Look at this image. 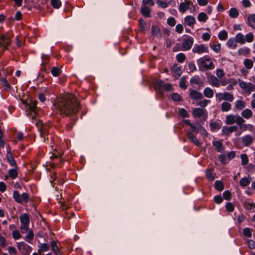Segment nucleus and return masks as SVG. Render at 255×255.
I'll list each match as a JSON object with an SVG mask.
<instances>
[{
  "mask_svg": "<svg viewBox=\"0 0 255 255\" xmlns=\"http://www.w3.org/2000/svg\"><path fill=\"white\" fill-rule=\"evenodd\" d=\"M54 106L63 117H75L79 110V103L72 94H67L59 97Z\"/></svg>",
  "mask_w": 255,
  "mask_h": 255,
  "instance_id": "nucleus-1",
  "label": "nucleus"
},
{
  "mask_svg": "<svg viewBox=\"0 0 255 255\" xmlns=\"http://www.w3.org/2000/svg\"><path fill=\"white\" fill-rule=\"evenodd\" d=\"M197 63L199 68L204 70L213 69L215 68L213 62L208 56L200 58L197 60Z\"/></svg>",
  "mask_w": 255,
  "mask_h": 255,
  "instance_id": "nucleus-2",
  "label": "nucleus"
},
{
  "mask_svg": "<svg viewBox=\"0 0 255 255\" xmlns=\"http://www.w3.org/2000/svg\"><path fill=\"white\" fill-rule=\"evenodd\" d=\"M22 102L25 106V110L26 114L31 115L32 118L33 119L37 111V107L36 106L37 102L36 101H31L29 103H27L24 101Z\"/></svg>",
  "mask_w": 255,
  "mask_h": 255,
  "instance_id": "nucleus-3",
  "label": "nucleus"
},
{
  "mask_svg": "<svg viewBox=\"0 0 255 255\" xmlns=\"http://www.w3.org/2000/svg\"><path fill=\"white\" fill-rule=\"evenodd\" d=\"M19 220L21 225L20 226L21 232L22 234L26 233L28 230V224L30 222L29 217L27 214H22L19 216Z\"/></svg>",
  "mask_w": 255,
  "mask_h": 255,
  "instance_id": "nucleus-4",
  "label": "nucleus"
},
{
  "mask_svg": "<svg viewBox=\"0 0 255 255\" xmlns=\"http://www.w3.org/2000/svg\"><path fill=\"white\" fill-rule=\"evenodd\" d=\"M13 198L18 203L22 204L23 202L27 203L29 201V196L26 193H23L20 195L19 192L15 190L13 192Z\"/></svg>",
  "mask_w": 255,
  "mask_h": 255,
  "instance_id": "nucleus-5",
  "label": "nucleus"
},
{
  "mask_svg": "<svg viewBox=\"0 0 255 255\" xmlns=\"http://www.w3.org/2000/svg\"><path fill=\"white\" fill-rule=\"evenodd\" d=\"M239 85L241 89L249 94L255 91V85L251 82H246L239 79Z\"/></svg>",
  "mask_w": 255,
  "mask_h": 255,
  "instance_id": "nucleus-6",
  "label": "nucleus"
},
{
  "mask_svg": "<svg viewBox=\"0 0 255 255\" xmlns=\"http://www.w3.org/2000/svg\"><path fill=\"white\" fill-rule=\"evenodd\" d=\"M215 97L216 99L219 102H221L222 100H225L231 102L234 100L233 95L231 93L227 92L224 93H217L215 95Z\"/></svg>",
  "mask_w": 255,
  "mask_h": 255,
  "instance_id": "nucleus-7",
  "label": "nucleus"
},
{
  "mask_svg": "<svg viewBox=\"0 0 255 255\" xmlns=\"http://www.w3.org/2000/svg\"><path fill=\"white\" fill-rule=\"evenodd\" d=\"M17 247L23 255H29L32 251V248L23 242L17 243Z\"/></svg>",
  "mask_w": 255,
  "mask_h": 255,
  "instance_id": "nucleus-8",
  "label": "nucleus"
},
{
  "mask_svg": "<svg viewBox=\"0 0 255 255\" xmlns=\"http://www.w3.org/2000/svg\"><path fill=\"white\" fill-rule=\"evenodd\" d=\"M243 122V118L238 115H228L226 118V123L227 125H232L234 123L241 124Z\"/></svg>",
  "mask_w": 255,
  "mask_h": 255,
  "instance_id": "nucleus-9",
  "label": "nucleus"
},
{
  "mask_svg": "<svg viewBox=\"0 0 255 255\" xmlns=\"http://www.w3.org/2000/svg\"><path fill=\"white\" fill-rule=\"evenodd\" d=\"M194 53L201 54L204 53L208 52V48L204 44H195L192 49Z\"/></svg>",
  "mask_w": 255,
  "mask_h": 255,
  "instance_id": "nucleus-10",
  "label": "nucleus"
},
{
  "mask_svg": "<svg viewBox=\"0 0 255 255\" xmlns=\"http://www.w3.org/2000/svg\"><path fill=\"white\" fill-rule=\"evenodd\" d=\"M194 42V39L192 37H189L184 39L182 44V50H188L192 46Z\"/></svg>",
  "mask_w": 255,
  "mask_h": 255,
  "instance_id": "nucleus-11",
  "label": "nucleus"
},
{
  "mask_svg": "<svg viewBox=\"0 0 255 255\" xmlns=\"http://www.w3.org/2000/svg\"><path fill=\"white\" fill-rule=\"evenodd\" d=\"M193 3L191 1L189 0H185L184 2H181L179 4V10L182 12L184 13L187 10L191 8V6H193Z\"/></svg>",
  "mask_w": 255,
  "mask_h": 255,
  "instance_id": "nucleus-12",
  "label": "nucleus"
},
{
  "mask_svg": "<svg viewBox=\"0 0 255 255\" xmlns=\"http://www.w3.org/2000/svg\"><path fill=\"white\" fill-rule=\"evenodd\" d=\"M10 43V39L9 37L3 35L0 36V48H2L3 49H5Z\"/></svg>",
  "mask_w": 255,
  "mask_h": 255,
  "instance_id": "nucleus-13",
  "label": "nucleus"
},
{
  "mask_svg": "<svg viewBox=\"0 0 255 255\" xmlns=\"http://www.w3.org/2000/svg\"><path fill=\"white\" fill-rule=\"evenodd\" d=\"M220 80L219 78L213 75H211L208 78L209 84L216 88L220 87Z\"/></svg>",
  "mask_w": 255,
  "mask_h": 255,
  "instance_id": "nucleus-14",
  "label": "nucleus"
},
{
  "mask_svg": "<svg viewBox=\"0 0 255 255\" xmlns=\"http://www.w3.org/2000/svg\"><path fill=\"white\" fill-rule=\"evenodd\" d=\"M245 122V121L243 118V122H242L241 124H238L240 126V128L243 130H249L250 131H254L255 128V126L251 124H244Z\"/></svg>",
  "mask_w": 255,
  "mask_h": 255,
  "instance_id": "nucleus-15",
  "label": "nucleus"
},
{
  "mask_svg": "<svg viewBox=\"0 0 255 255\" xmlns=\"http://www.w3.org/2000/svg\"><path fill=\"white\" fill-rule=\"evenodd\" d=\"M242 143L245 146H249L253 141V137L249 134L243 136L242 138Z\"/></svg>",
  "mask_w": 255,
  "mask_h": 255,
  "instance_id": "nucleus-16",
  "label": "nucleus"
},
{
  "mask_svg": "<svg viewBox=\"0 0 255 255\" xmlns=\"http://www.w3.org/2000/svg\"><path fill=\"white\" fill-rule=\"evenodd\" d=\"M189 97L191 99L193 100H198L201 99L203 96L202 94L195 90H190Z\"/></svg>",
  "mask_w": 255,
  "mask_h": 255,
  "instance_id": "nucleus-17",
  "label": "nucleus"
},
{
  "mask_svg": "<svg viewBox=\"0 0 255 255\" xmlns=\"http://www.w3.org/2000/svg\"><path fill=\"white\" fill-rule=\"evenodd\" d=\"M238 129V127L236 126H233L231 127L224 126L222 128V131L224 134L227 135L230 134L234 131H236Z\"/></svg>",
  "mask_w": 255,
  "mask_h": 255,
  "instance_id": "nucleus-18",
  "label": "nucleus"
},
{
  "mask_svg": "<svg viewBox=\"0 0 255 255\" xmlns=\"http://www.w3.org/2000/svg\"><path fill=\"white\" fill-rule=\"evenodd\" d=\"M49 130V127L47 125H42L38 128L40 136L43 138L45 141V136L48 133Z\"/></svg>",
  "mask_w": 255,
  "mask_h": 255,
  "instance_id": "nucleus-19",
  "label": "nucleus"
},
{
  "mask_svg": "<svg viewBox=\"0 0 255 255\" xmlns=\"http://www.w3.org/2000/svg\"><path fill=\"white\" fill-rule=\"evenodd\" d=\"M187 136L188 138L196 145L197 146H200L201 143L198 140V139L196 138L195 135L193 134V133L189 131L187 133Z\"/></svg>",
  "mask_w": 255,
  "mask_h": 255,
  "instance_id": "nucleus-20",
  "label": "nucleus"
},
{
  "mask_svg": "<svg viewBox=\"0 0 255 255\" xmlns=\"http://www.w3.org/2000/svg\"><path fill=\"white\" fill-rule=\"evenodd\" d=\"M184 21L186 24L190 27H192L196 23L195 18L191 15L186 16L184 18Z\"/></svg>",
  "mask_w": 255,
  "mask_h": 255,
  "instance_id": "nucleus-21",
  "label": "nucleus"
},
{
  "mask_svg": "<svg viewBox=\"0 0 255 255\" xmlns=\"http://www.w3.org/2000/svg\"><path fill=\"white\" fill-rule=\"evenodd\" d=\"M13 167V168L12 169H10L8 170V176L12 179H14L17 177V175H18V173H17L18 167H17V166H16V167Z\"/></svg>",
  "mask_w": 255,
  "mask_h": 255,
  "instance_id": "nucleus-22",
  "label": "nucleus"
},
{
  "mask_svg": "<svg viewBox=\"0 0 255 255\" xmlns=\"http://www.w3.org/2000/svg\"><path fill=\"white\" fill-rule=\"evenodd\" d=\"M227 45L231 49H235L237 47V42L234 38H229L227 42Z\"/></svg>",
  "mask_w": 255,
  "mask_h": 255,
  "instance_id": "nucleus-23",
  "label": "nucleus"
},
{
  "mask_svg": "<svg viewBox=\"0 0 255 255\" xmlns=\"http://www.w3.org/2000/svg\"><path fill=\"white\" fill-rule=\"evenodd\" d=\"M205 110L201 108H195L193 112V115L195 117L200 118L203 116L205 112Z\"/></svg>",
  "mask_w": 255,
  "mask_h": 255,
  "instance_id": "nucleus-24",
  "label": "nucleus"
},
{
  "mask_svg": "<svg viewBox=\"0 0 255 255\" xmlns=\"http://www.w3.org/2000/svg\"><path fill=\"white\" fill-rule=\"evenodd\" d=\"M246 107L245 102L239 100L235 102V108L237 110H242Z\"/></svg>",
  "mask_w": 255,
  "mask_h": 255,
  "instance_id": "nucleus-25",
  "label": "nucleus"
},
{
  "mask_svg": "<svg viewBox=\"0 0 255 255\" xmlns=\"http://www.w3.org/2000/svg\"><path fill=\"white\" fill-rule=\"evenodd\" d=\"M241 115L242 118L246 119H249L252 117L253 113L251 110L246 109L242 112Z\"/></svg>",
  "mask_w": 255,
  "mask_h": 255,
  "instance_id": "nucleus-26",
  "label": "nucleus"
},
{
  "mask_svg": "<svg viewBox=\"0 0 255 255\" xmlns=\"http://www.w3.org/2000/svg\"><path fill=\"white\" fill-rule=\"evenodd\" d=\"M235 38L237 42L241 44H244L246 43L245 35H244L242 33H238L237 34Z\"/></svg>",
  "mask_w": 255,
  "mask_h": 255,
  "instance_id": "nucleus-27",
  "label": "nucleus"
},
{
  "mask_svg": "<svg viewBox=\"0 0 255 255\" xmlns=\"http://www.w3.org/2000/svg\"><path fill=\"white\" fill-rule=\"evenodd\" d=\"M252 179L250 177H244L240 181V185L242 187H245L250 184Z\"/></svg>",
  "mask_w": 255,
  "mask_h": 255,
  "instance_id": "nucleus-28",
  "label": "nucleus"
},
{
  "mask_svg": "<svg viewBox=\"0 0 255 255\" xmlns=\"http://www.w3.org/2000/svg\"><path fill=\"white\" fill-rule=\"evenodd\" d=\"M50 244L51 250L55 253V255H61L59 247H58L56 242L52 241Z\"/></svg>",
  "mask_w": 255,
  "mask_h": 255,
  "instance_id": "nucleus-29",
  "label": "nucleus"
},
{
  "mask_svg": "<svg viewBox=\"0 0 255 255\" xmlns=\"http://www.w3.org/2000/svg\"><path fill=\"white\" fill-rule=\"evenodd\" d=\"M204 96L208 98H211L214 96V92L213 89L210 87H206L203 91Z\"/></svg>",
  "mask_w": 255,
  "mask_h": 255,
  "instance_id": "nucleus-30",
  "label": "nucleus"
},
{
  "mask_svg": "<svg viewBox=\"0 0 255 255\" xmlns=\"http://www.w3.org/2000/svg\"><path fill=\"white\" fill-rule=\"evenodd\" d=\"M248 21L249 25L255 29V14L249 15Z\"/></svg>",
  "mask_w": 255,
  "mask_h": 255,
  "instance_id": "nucleus-31",
  "label": "nucleus"
},
{
  "mask_svg": "<svg viewBox=\"0 0 255 255\" xmlns=\"http://www.w3.org/2000/svg\"><path fill=\"white\" fill-rule=\"evenodd\" d=\"M38 254H40L48 251L49 249V246L47 244L42 243L38 246Z\"/></svg>",
  "mask_w": 255,
  "mask_h": 255,
  "instance_id": "nucleus-32",
  "label": "nucleus"
},
{
  "mask_svg": "<svg viewBox=\"0 0 255 255\" xmlns=\"http://www.w3.org/2000/svg\"><path fill=\"white\" fill-rule=\"evenodd\" d=\"M0 81L2 83V86L4 87V89L6 91H10L11 89L10 86L7 80L4 77H0Z\"/></svg>",
  "mask_w": 255,
  "mask_h": 255,
  "instance_id": "nucleus-33",
  "label": "nucleus"
},
{
  "mask_svg": "<svg viewBox=\"0 0 255 255\" xmlns=\"http://www.w3.org/2000/svg\"><path fill=\"white\" fill-rule=\"evenodd\" d=\"M27 234L25 235L24 237V240L28 242L29 243H31L34 237V233L32 230L27 231Z\"/></svg>",
  "mask_w": 255,
  "mask_h": 255,
  "instance_id": "nucleus-34",
  "label": "nucleus"
},
{
  "mask_svg": "<svg viewBox=\"0 0 255 255\" xmlns=\"http://www.w3.org/2000/svg\"><path fill=\"white\" fill-rule=\"evenodd\" d=\"M213 144L218 152H221L224 150V148L223 145L220 141H214Z\"/></svg>",
  "mask_w": 255,
  "mask_h": 255,
  "instance_id": "nucleus-35",
  "label": "nucleus"
},
{
  "mask_svg": "<svg viewBox=\"0 0 255 255\" xmlns=\"http://www.w3.org/2000/svg\"><path fill=\"white\" fill-rule=\"evenodd\" d=\"M151 33L152 35L156 36L157 37H161V34H160V29L156 25H152L151 28Z\"/></svg>",
  "mask_w": 255,
  "mask_h": 255,
  "instance_id": "nucleus-36",
  "label": "nucleus"
},
{
  "mask_svg": "<svg viewBox=\"0 0 255 255\" xmlns=\"http://www.w3.org/2000/svg\"><path fill=\"white\" fill-rule=\"evenodd\" d=\"M172 71L175 74L177 77L181 75V70L179 66L177 65H174L171 69Z\"/></svg>",
  "mask_w": 255,
  "mask_h": 255,
  "instance_id": "nucleus-37",
  "label": "nucleus"
},
{
  "mask_svg": "<svg viewBox=\"0 0 255 255\" xmlns=\"http://www.w3.org/2000/svg\"><path fill=\"white\" fill-rule=\"evenodd\" d=\"M6 159L7 162L11 166L16 167V166H17L16 161L14 159L12 154H9V155H6Z\"/></svg>",
  "mask_w": 255,
  "mask_h": 255,
  "instance_id": "nucleus-38",
  "label": "nucleus"
},
{
  "mask_svg": "<svg viewBox=\"0 0 255 255\" xmlns=\"http://www.w3.org/2000/svg\"><path fill=\"white\" fill-rule=\"evenodd\" d=\"M62 72L61 70L57 67H53L51 69V73L54 77L59 76Z\"/></svg>",
  "mask_w": 255,
  "mask_h": 255,
  "instance_id": "nucleus-39",
  "label": "nucleus"
},
{
  "mask_svg": "<svg viewBox=\"0 0 255 255\" xmlns=\"http://www.w3.org/2000/svg\"><path fill=\"white\" fill-rule=\"evenodd\" d=\"M150 9L147 6H143L141 8V13L146 17H149L150 16Z\"/></svg>",
  "mask_w": 255,
  "mask_h": 255,
  "instance_id": "nucleus-40",
  "label": "nucleus"
},
{
  "mask_svg": "<svg viewBox=\"0 0 255 255\" xmlns=\"http://www.w3.org/2000/svg\"><path fill=\"white\" fill-rule=\"evenodd\" d=\"M231 109V104L224 102L221 104V110L223 112H228Z\"/></svg>",
  "mask_w": 255,
  "mask_h": 255,
  "instance_id": "nucleus-41",
  "label": "nucleus"
},
{
  "mask_svg": "<svg viewBox=\"0 0 255 255\" xmlns=\"http://www.w3.org/2000/svg\"><path fill=\"white\" fill-rule=\"evenodd\" d=\"M208 18L207 14L203 12H200L197 16V19L200 22H205Z\"/></svg>",
  "mask_w": 255,
  "mask_h": 255,
  "instance_id": "nucleus-42",
  "label": "nucleus"
},
{
  "mask_svg": "<svg viewBox=\"0 0 255 255\" xmlns=\"http://www.w3.org/2000/svg\"><path fill=\"white\" fill-rule=\"evenodd\" d=\"M244 206L245 208L247 210H251L255 208V205L249 201H247L244 202Z\"/></svg>",
  "mask_w": 255,
  "mask_h": 255,
  "instance_id": "nucleus-43",
  "label": "nucleus"
},
{
  "mask_svg": "<svg viewBox=\"0 0 255 255\" xmlns=\"http://www.w3.org/2000/svg\"><path fill=\"white\" fill-rule=\"evenodd\" d=\"M206 176L210 180H213L215 178V174L211 169H209L206 171Z\"/></svg>",
  "mask_w": 255,
  "mask_h": 255,
  "instance_id": "nucleus-44",
  "label": "nucleus"
},
{
  "mask_svg": "<svg viewBox=\"0 0 255 255\" xmlns=\"http://www.w3.org/2000/svg\"><path fill=\"white\" fill-rule=\"evenodd\" d=\"M250 52V49L247 47H243L238 49V53L240 55L244 56L247 55Z\"/></svg>",
  "mask_w": 255,
  "mask_h": 255,
  "instance_id": "nucleus-45",
  "label": "nucleus"
},
{
  "mask_svg": "<svg viewBox=\"0 0 255 255\" xmlns=\"http://www.w3.org/2000/svg\"><path fill=\"white\" fill-rule=\"evenodd\" d=\"M239 13L236 8H232L229 11V15L233 18H237Z\"/></svg>",
  "mask_w": 255,
  "mask_h": 255,
  "instance_id": "nucleus-46",
  "label": "nucleus"
},
{
  "mask_svg": "<svg viewBox=\"0 0 255 255\" xmlns=\"http://www.w3.org/2000/svg\"><path fill=\"white\" fill-rule=\"evenodd\" d=\"M245 66L249 69H251L254 65L253 62L251 59H246L244 61Z\"/></svg>",
  "mask_w": 255,
  "mask_h": 255,
  "instance_id": "nucleus-47",
  "label": "nucleus"
},
{
  "mask_svg": "<svg viewBox=\"0 0 255 255\" xmlns=\"http://www.w3.org/2000/svg\"><path fill=\"white\" fill-rule=\"evenodd\" d=\"M215 73L216 75V77H217L219 79L222 78L225 75V71L223 69L220 68L217 69L216 70Z\"/></svg>",
  "mask_w": 255,
  "mask_h": 255,
  "instance_id": "nucleus-48",
  "label": "nucleus"
},
{
  "mask_svg": "<svg viewBox=\"0 0 255 255\" xmlns=\"http://www.w3.org/2000/svg\"><path fill=\"white\" fill-rule=\"evenodd\" d=\"M164 84L163 83L162 81L158 80L154 84V88L155 90H161L163 88V85Z\"/></svg>",
  "mask_w": 255,
  "mask_h": 255,
  "instance_id": "nucleus-49",
  "label": "nucleus"
},
{
  "mask_svg": "<svg viewBox=\"0 0 255 255\" xmlns=\"http://www.w3.org/2000/svg\"><path fill=\"white\" fill-rule=\"evenodd\" d=\"M218 38L221 40H225L228 38V33L225 30H222L218 34Z\"/></svg>",
  "mask_w": 255,
  "mask_h": 255,
  "instance_id": "nucleus-50",
  "label": "nucleus"
},
{
  "mask_svg": "<svg viewBox=\"0 0 255 255\" xmlns=\"http://www.w3.org/2000/svg\"><path fill=\"white\" fill-rule=\"evenodd\" d=\"M50 3L55 8H59L61 5V2L60 0H51Z\"/></svg>",
  "mask_w": 255,
  "mask_h": 255,
  "instance_id": "nucleus-51",
  "label": "nucleus"
},
{
  "mask_svg": "<svg viewBox=\"0 0 255 255\" xmlns=\"http://www.w3.org/2000/svg\"><path fill=\"white\" fill-rule=\"evenodd\" d=\"M44 93H40L38 95V98L40 101L41 102H44L46 100L45 95L48 94L47 89H45L44 91Z\"/></svg>",
  "mask_w": 255,
  "mask_h": 255,
  "instance_id": "nucleus-52",
  "label": "nucleus"
},
{
  "mask_svg": "<svg viewBox=\"0 0 255 255\" xmlns=\"http://www.w3.org/2000/svg\"><path fill=\"white\" fill-rule=\"evenodd\" d=\"M215 187L218 191H222L224 189L223 183L220 181H216L215 183Z\"/></svg>",
  "mask_w": 255,
  "mask_h": 255,
  "instance_id": "nucleus-53",
  "label": "nucleus"
},
{
  "mask_svg": "<svg viewBox=\"0 0 255 255\" xmlns=\"http://www.w3.org/2000/svg\"><path fill=\"white\" fill-rule=\"evenodd\" d=\"M41 58L43 59V61L41 63V65L45 66L49 62V56L48 55L42 54Z\"/></svg>",
  "mask_w": 255,
  "mask_h": 255,
  "instance_id": "nucleus-54",
  "label": "nucleus"
},
{
  "mask_svg": "<svg viewBox=\"0 0 255 255\" xmlns=\"http://www.w3.org/2000/svg\"><path fill=\"white\" fill-rule=\"evenodd\" d=\"M241 158L242 159V165H246L249 162L248 157L246 154H242L241 155Z\"/></svg>",
  "mask_w": 255,
  "mask_h": 255,
  "instance_id": "nucleus-55",
  "label": "nucleus"
},
{
  "mask_svg": "<svg viewBox=\"0 0 255 255\" xmlns=\"http://www.w3.org/2000/svg\"><path fill=\"white\" fill-rule=\"evenodd\" d=\"M246 41L248 42H252L254 40V35L252 33L250 32L247 34L245 36Z\"/></svg>",
  "mask_w": 255,
  "mask_h": 255,
  "instance_id": "nucleus-56",
  "label": "nucleus"
},
{
  "mask_svg": "<svg viewBox=\"0 0 255 255\" xmlns=\"http://www.w3.org/2000/svg\"><path fill=\"white\" fill-rule=\"evenodd\" d=\"M211 48L214 52L218 53L220 51L221 44L220 43H218L217 44L212 45L211 46Z\"/></svg>",
  "mask_w": 255,
  "mask_h": 255,
  "instance_id": "nucleus-57",
  "label": "nucleus"
},
{
  "mask_svg": "<svg viewBox=\"0 0 255 255\" xmlns=\"http://www.w3.org/2000/svg\"><path fill=\"white\" fill-rule=\"evenodd\" d=\"M179 115L183 118L187 117L188 116V114L187 111L182 108L179 109Z\"/></svg>",
  "mask_w": 255,
  "mask_h": 255,
  "instance_id": "nucleus-58",
  "label": "nucleus"
},
{
  "mask_svg": "<svg viewBox=\"0 0 255 255\" xmlns=\"http://www.w3.org/2000/svg\"><path fill=\"white\" fill-rule=\"evenodd\" d=\"M167 23L170 26H174L176 24L175 19L173 17H170L167 19Z\"/></svg>",
  "mask_w": 255,
  "mask_h": 255,
  "instance_id": "nucleus-59",
  "label": "nucleus"
},
{
  "mask_svg": "<svg viewBox=\"0 0 255 255\" xmlns=\"http://www.w3.org/2000/svg\"><path fill=\"white\" fill-rule=\"evenodd\" d=\"M177 60L179 62H183L185 59V55L183 53H179L176 56Z\"/></svg>",
  "mask_w": 255,
  "mask_h": 255,
  "instance_id": "nucleus-60",
  "label": "nucleus"
},
{
  "mask_svg": "<svg viewBox=\"0 0 255 255\" xmlns=\"http://www.w3.org/2000/svg\"><path fill=\"white\" fill-rule=\"evenodd\" d=\"M210 102V100L204 99L203 101H200L197 103V105L200 106L202 107H206L208 103Z\"/></svg>",
  "mask_w": 255,
  "mask_h": 255,
  "instance_id": "nucleus-61",
  "label": "nucleus"
},
{
  "mask_svg": "<svg viewBox=\"0 0 255 255\" xmlns=\"http://www.w3.org/2000/svg\"><path fill=\"white\" fill-rule=\"evenodd\" d=\"M12 236L15 240L19 239L21 237V235L17 230L12 231Z\"/></svg>",
  "mask_w": 255,
  "mask_h": 255,
  "instance_id": "nucleus-62",
  "label": "nucleus"
},
{
  "mask_svg": "<svg viewBox=\"0 0 255 255\" xmlns=\"http://www.w3.org/2000/svg\"><path fill=\"white\" fill-rule=\"evenodd\" d=\"M243 234L246 237L248 238L252 236V232L249 228H246L243 230Z\"/></svg>",
  "mask_w": 255,
  "mask_h": 255,
  "instance_id": "nucleus-63",
  "label": "nucleus"
},
{
  "mask_svg": "<svg viewBox=\"0 0 255 255\" xmlns=\"http://www.w3.org/2000/svg\"><path fill=\"white\" fill-rule=\"evenodd\" d=\"M157 4L162 8H166L168 6V3L163 1L161 0H157Z\"/></svg>",
  "mask_w": 255,
  "mask_h": 255,
  "instance_id": "nucleus-64",
  "label": "nucleus"
}]
</instances>
